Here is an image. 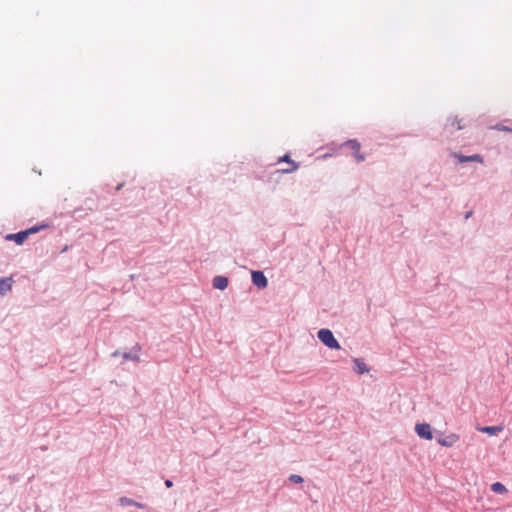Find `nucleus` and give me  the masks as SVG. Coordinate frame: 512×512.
I'll list each match as a JSON object with an SVG mask.
<instances>
[{"label": "nucleus", "mask_w": 512, "mask_h": 512, "mask_svg": "<svg viewBox=\"0 0 512 512\" xmlns=\"http://www.w3.org/2000/svg\"><path fill=\"white\" fill-rule=\"evenodd\" d=\"M120 503H121L122 505H127V506L135 505V506H137V507H139V508H143V505H142V504L137 503V502H135L134 500L129 499V498H127V497H122V498L120 499Z\"/></svg>", "instance_id": "nucleus-14"}, {"label": "nucleus", "mask_w": 512, "mask_h": 512, "mask_svg": "<svg viewBox=\"0 0 512 512\" xmlns=\"http://www.w3.org/2000/svg\"><path fill=\"white\" fill-rule=\"evenodd\" d=\"M47 227H48V225L43 224V225H39V226L31 227V228H29V229H27V230H25V231H26V232H28V236H29L30 234L37 233V232H39L41 229H44V228H47Z\"/></svg>", "instance_id": "nucleus-15"}, {"label": "nucleus", "mask_w": 512, "mask_h": 512, "mask_svg": "<svg viewBox=\"0 0 512 512\" xmlns=\"http://www.w3.org/2000/svg\"><path fill=\"white\" fill-rule=\"evenodd\" d=\"M252 282L258 288H266L268 285L267 278L261 271L252 272Z\"/></svg>", "instance_id": "nucleus-5"}, {"label": "nucleus", "mask_w": 512, "mask_h": 512, "mask_svg": "<svg viewBox=\"0 0 512 512\" xmlns=\"http://www.w3.org/2000/svg\"><path fill=\"white\" fill-rule=\"evenodd\" d=\"M165 485H166L168 488H170V487H172V486H173V482H172L171 480H166V481H165Z\"/></svg>", "instance_id": "nucleus-19"}, {"label": "nucleus", "mask_w": 512, "mask_h": 512, "mask_svg": "<svg viewBox=\"0 0 512 512\" xmlns=\"http://www.w3.org/2000/svg\"><path fill=\"white\" fill-rule=\"evenodd\" d=\"M213 286L216 289L224 290L228 286V279L224 276H216L213 279Z\"/></svg>", "instance_id": "nucleus-10"}, {"label": "nucleus", "mask_w": 512, "mask_h": 512, "mask_svg": "<svg viewBox=\"0 0 512 512\" xmlns=\"http://www.w3.org/2000/svg\"><path fill=\"white\" fill-rule=\"evenodd\" d=\"M289 480L291 482H294V483H297V484H300V483H302L304 481L303 478L300 475H296V474L290 475Z\"/></svg>", "instance_id": "nucleus-17"}, {"label": "nucleus", "mask_w": 512, "mask_h": 512, "mask_svg": "<svg viewBox=\"0 0 512 512\" xmlns=\"http://www.w3.org/2000/svg\"><path fill=\"white\" fill-rule=\"evenodd\" d=\"M354 364L356 366L357 373L363 374L365 372H368V368L366 367L365 363L360 359H354Z\"/></svg>", "instance_id": "nucleus-13"}, {"label": "nucleus", "mask_w": 512, "mask_h": 512, "mask_svg": "<svg viewBox=\"0 0 512 512\" xmlns=\"http://www.w3.org/2000/svg\"><path fill=\"white\" fill-rule=\"evenodd\" d=\"M28 238V232L26 231H21V232H18V233H15V234H8L6 236V239L7 240H13L15 241L18 245H21L24 243V241Z\"/></svg>", "instance_id": "nucleus-8"}, {"label": "nucleus", "mask_w": 512, "mask_h": 512, "mask_svg": "<svg viewBox=\"0 0 512 512\" xmlns=\"http://www.w3.org/2000/svg\"><path fill=\"white\" fill-rule=\"evenodd\" d=\"M471 212L467 213L466 218L470 217Z\"/></svg>", "instance_id": "nucleus-20"}, {"label": "nucleus", "mask_w": 512, "mask_h": 512, "mask_svg": "<svg viewBox=\"0 0 512 512\" xmlns=\"http://www.w3.org/2000/svg\"><path fill=\"white\" fill-rule=\"evenodd\" d=\"M124 359L125 360H132V361H135V362H139L140 361V358L137 354H131V353H125L123 355Z\"/></svg>", "instance_id": "nucleus-16"}, {"label": "nucleus", "mask_w": 512, "mask_h": 512, "mask_svg": "<svg viewBox=\"0 0 512 512\" xmlns=\"http://www.w3.org/2000/svg\"><path fill=\"white\" fill-rule=\"evenodd\" d=\"M279 162H287L289 164V169L279 170V172H281V173H285V174L292 173L299 168V164L294 162L293 160H291L289 155H287V154L280 157Z\"/></svg>", "instance_id": "nucleus-7"}, {"label": "nucleus", "mask_w": 512, "mask_h": 512, "mask_svg": "<svg viewBox=\"0 0 512 512\" xmlns=\"http://www.w3.org/2000/svg\"><path fill=\"white\" fill-rule=\"evenodd\" d=\"M478 430L493 436L496 435L498 432H501L503 428L501 426H485L478 428Z\"/></svg>", "instance_id": "nucleus-11"}, {"label": "nucleus", "mask_w": 512, "mask_h": 512, "mask_svg": "<svg viewBox=\"0 0 512 512\" xmlns=\"http://www.w3.org/2000/svg\"><path fill=\"white\" fill-rule=\"evenodd\" d=\"M415 432L420 438L426 440H431L433 438L432 428L428 423L416 424Z\"/></svg>", "instance_id": "nucleus-2"}, {"label": "nucleus", "mask_w": 512, "mask_h": 512, "mask_svg": "<svg viewBox=\"0 0 512 512\" xmlns=\"http://www.w3.org/2000/svg\"><path fill=\"white\" fill-rule=\"evenodd\" d=\"M491 490L498 494L507 493V488L500 482H495L491 485Z\"/></svg>", "instance_id": "nucleus-12"}, {"label": "nucleus", "mask_w": 512, "mask_h": 512, "mask_svg": "<svg viewBox=\"0 0 512 512\" xmlns=\"http://www.w3.org/2000/svg\"><path fill=\"white\" fill-rule=\"evenodd\" d=\"M344 146L351 150V153L357 162H362L365 160L364 155L360 153V143L357 140H348L345 142Z\"/></svg>", "instance_id": "nucleus-3"}, {"label": "nucleus", "mask_w": 512, "mask_h": 512, "mask_svg": "<svg viewBox=\"0 0 512 512\" xmlns=\"http://www.w3.org/2000/svg\"><path fill=\"white\" fill-rule=\"evenodd\" d=\"M13 280L12 278H4L0 280V294L5 295L12 289Z\"/></svg>", "instance_id": "nucleus-9"}, {"label": "nucleus", "mask_w": 512, "mask_h": 512, "mask_svg": "<svg viewBox=\"0 0 512 512\" xmlns=\"http://www.w3.org/2000/svg\"><path fill=\"white\" fill-rule=\"evenodd\" d=\"M460 437L458 434L450 433L445 437L438 438V443L443 447H452L459 441Z\"/></svg>", "instance_id": "nucleus-4"}, {"label": "nucleus", "mask_w": 512, "mask_h": 512, "mask_svg": "<svg viewBox=\"0 0 512 512\" xmlns=\"http://www.w3.org/2000/svg\"><path fill=\"white\" fill-rule=\"evenodd\" d=\"M453 157L455 159H457L458 162H460V163H464V162H479V163H483V158L479 154H474V155H471V156H464V155H461V154H458V153H454Z\"/></svg>", "instance_id": "nucleus-6"}, {"label": "nucleus", "mask_w": 512, "mask_h": 512, "mask_svg": "<svg viewBox=\"0 0 512 512\" xmlns=\"http://www.w3.org/2000/svg\"><path fill=\"white\" fill-rule=\"evenodd\" d=\"M319 340L330 349H340L338 341L334 338L333 333L329 329H321L318 331Z\"/></svg>", "instance_id": "nucleus-1"}, {"label": "nucleus", "mask_w": 512, "mask_h": 512, "mask_svg": "<svg viewBox=\"0 0 512 512\" xmlns=\"http://www.w3.org/2000/svg\"><path fill=\"white\" fill-rule=\"evenodd\" d=\"M451 126L454 127L456 126V129L457 130H461L463 128V126L461 125V121L460 120H457V119H453L452 122H451Z\"/></svg>", "instance_id": "nucleus-18"}]
</instances>
